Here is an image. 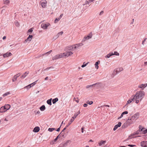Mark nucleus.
I'll return each instance as SVG.
<instances>
[{"instance_id":"f257e3e1","label":"nucleus","mask_w":147,"mask_h":147,"mask_svg":"<svg viewBox=\"0 0 147 147\" xmlns=\"http://www.w3.org/2000/svg\"><path fill=\"white\" fill-rule=\"evenodd\" d=\"M145 93L144 91H137L136 94L133 96L134 97H135V102L137 104L140 101H141Z\"/></svg>"},{"instance_id":"f03ea898","label":"nucleus","mask_w":147,"mask_h":147,"mask_svg":"<svg viewBox=\"0 0 147 147\" xmlns=\"http://www.w3.org/2000/svg\"><path fill=\"white\" fill-rule=\"evenodd\" d=\"M83 42L76 44L72 46H69L67 47V49L69 51H74L78 50L80 49V47L83 45Z\"/></svg>"},{"instance_id":"7ed1b4c3","label":"nucleus","mask_w":147,"mask_h":147,"mask_svg":"<svg viewBox=\"0 0 147 147\" xmlns=\"http://www.w3.org/2000/svg\"><path fill=\"white\" fill-rule=\"evenodd\" d=\"M92 36V34L91 32L87 36H84L82 40V42H84L85 40L91 38Z\"/></svg>"},{"instance_id":"20e7f679","label":"nucleus","mask_w":147,"mask_h":147,"mask_svg":"<svg viewBox=\"0 0 147 147\" xmlns=\"http://www.w3.org/2000/svg\"><path fill=\"white\" fill-rule=\"evenodd\" d=\"M67 51H66L64 53L65 57H67L69 56H70L73 53L71 52L72 51H69L67 49Z\"/></svg>"},{"instance_id":"39448f33","label":"nucleus","mask_w":147,"mask_h":147,"mask_svg":"<svg viewBox=\"0 0 147 147\" xmlns=\"http://www.w3.org/2000/svg\"><path fill=\"white\" fill-rule=\"evenodd\" d=\"M139 117V113H136L134 115L131 116V118L129 119H137Z\"/></svg>"},{"instance_id":"423d86ee","label":"nucleus","mask_w":147,"mask_h":147,"mask_svg":"<svg viewBox=\"0 0 147 147\" xmlns=\"http://www.w3.org/2000/svg\"><path fill=\"white\" fill-rule=\"evenodd\" d=\"M43 0H42L41 1H40V4L41 5V6L42 8H45L46 7L47 4V1L45 0H43Z\"/></svg>"},{"instance_id":"0eeeda50","label":"nucleus","mask_w":147,"mask_h":147,"mask_svg":"<svg viewBox=\"0 0 147 147\" xmlns=\"http://www.w3.org/2000/svg\"><path fill=\"white\" fill-rule=\"evenodd\" d=\"M50 25V24L49 23H47L46 24L43 23L42 24L41 27L42 28L44 29H47L48 26H49Z\"/></svg>"},{"instance_id":"6e6552de","label":"nucleus","mask_w":147,"mask_h":147,"mask_svg":"<svg viewBox=\"0 0 147 147\" xmlns=\"http://www.w3.org/2000/svg\"><path fill=\"white\" fill-rule=\"evenodd\" d=\"M142 147H147V141H144L140 143Z\"/></svg>"},{"instance_id":"1a4fd4ad","label":"nucleus","mask_w":147,"mask_h":147,"mask_svg":"<svg viewBox=\"0 0 147 147\" xmlns=\"http://www.w3.org/2000/svg\"><path fill=\"white\" fill-rule=\"evenodd\" d=\"M135 97H131V98L129 99L128 100L127 102V103L125 105V106H126L128 104H129L131 103L132 101H135Z\"/></svg>"},{"instance_id":"9d476101","label":"nucleus","mask_w":147,"mask_h":147,"mask_svg":"<svg viewBox=\"0 0 147 147\" xmlns=\"http://www.w3.org/2000/svg\"><path fill=\"white\" fill-rule=\"evenodd\" d=\"M71 142V141L70 140H68L65 141L62 144L65 147L67 146L68 144H69Z\"/></svg>"},{"instance_id":"9b49d317","label":"nucleus","mask_w":147,"mask_h":147,"mask_svg":"<svg viewBox=\"0 0 147 147\" xmlns=\"http://www.w3.org/2000/svg\"><path fill=\"white\" fill-rule=\"evenodd\" d=\"M147 86V84H142L138 86V88H141L143 90Z\"/></svg>"},{"instance_id":"f8f14e48","label":"nucleus","mask_w":147,"mask_h":147,"mask_svg":"<svg viewBox=\"0 0 147 147\" xmlns=\"http://www.w3.org/2000/svg\"><path fill=\"white\" fill-rule=\"evenodd\" d=\"M121 122H119L118 124L116 125L115 126V127L113 128V130L114 131H115L117 129V128L118 127H120L121 125Z\"/></svg>"},{"instance_id":"ddd939ff","label":"nucleus","mask_w":147,"mask_h":147,"mask_svg":"<svg viewBox=\"0 0 147 147\" xmlns=\"http://www.w3.org/2000/svg\"><path fill=\"white\" fill-rule=\"evenodd\" d=\"M11 54L10 52H7L3 55V57L4 58H6L8 57L11 56Z\"/></svg>"},{"instance_id":"4468645a","label":"nucleus","mask_w":147,"mask_h":147,"mask_svg":"<svg viewBox=\"0 0 147 147\" xmlns=\"http://www.w3.org/2000/svg\"><path fill=\"white\" fill-rule=\"evenodd\" d=\"M141 132H142V133H140V134H145L147 133L146 129L144 128H142L140 130Z\"/></svg>"},{"instance_id":"2eb2a0df","label":"nucleus","mask_w":147,"mask_h":147,"mask_svg":"<svg viewBox=\"0 0 147 147\" xmlns=\"http://www.w3.org/2000/svg\"><path fill=\"white\" fill-rule=\"evenodd\" d=\"M95 0H86L85 4H83V5H84L86 4H89L90 3L93 1Z\"/></svg>"},{"instance_id":"dca6fc26","label":"nucleus","mask_w":147,"mask_h":147,"mask_svg":"<svg viewBox=\"0 0 147 147\" xmlns=\"http://www.w3.org/2000/svg\"><path fill=\"white\" fill-rule=\"evenodd\" d=\"M52 52V50H51L49 51V52H48L47 53H45L44 54H42V55H40V57H41L42 56H43L44 55H46V56H47L49 54H50Z\"/></svg>"},{"instance_id":"f3484780","label":"nucleus","mask_w":147,"mask_h":147,"mask_svg":"<svg viewBox=\"0 0 147 147\" xmlns=\"http://www.w3.org/2000/svg\"><path fill=\"white\" fill-rule=\"evenodd\" d=\"M28 74V71H26L25 72V73L23 74L22 76L21 77V78H24L27 76Z\"/></svg>"},{"instance_id":"a211bd4d","label":"nucleus","mask_w":147,"mask_h":147,"mask_svg":"<svg viewBox=\"0 0 147 147\" xmlns=\"http://www.w3.org/2000/svg\"><path fill=\"white\" fill-rule=\"evenodd\" d=\"M40 128L39 127H36L33 129V131L35 132H37L39 131Z\"/></svg>"},{"instance_id":"6ab92c4d","label":"nucleus","mask_w":147,"mask_h":147,"mask_svg":"<svg viewBox=\"0 0 147 147\" xmlns=\"http://www.w3.org/2000/svg\"><path fill=\"white\" fill-rule=\"evenodd\" d=\"M6 111V110L5 109V107H2L0 108V112L3 113Z\"/></svg>"},{"instance_id":"aec40b11","label":"nucleus","mask_w":147,"mask_h":147,"mask_svg":"<svg viewBox=\"0 0 147 147\" xmlns=\"http://www.w3.org/2000/svg\"><path fill=\"white\" fill-rule=\"evenodd\" d=\"M113 55V53L111 52L109 54H107L105 56V57L106 58H109L111 56Z\"/></svg>"},{"instance_id":"412c9836","label":"nucleus","mask_w":147,"mask_h":147,"mask_svg":"<svg viewBox=\"0 0 147 147\" xmlns=\"http://www.w3.org/2000/svg\"><path fill=\"white\" fill-rule=\"evenodd\" d=\"M106 142V141L101 140L98 142V144L99 146H101L102 144H105Z\"/></svg>"},{"instance_id":"4be33fe9","label":"nucleus","mask_w":147,"mask_h":147,"mask_svg":"<svg viewBox=\"0 0 147 147\" xmlns=\"http://www.w3.org/2000/svg\"><path fill=\"white\" fill-rule=\"evenodd\" d=\"M140 132V131H139V130H138L137 131H136L134 134H132L131 136H133L132 137V138L136 137H134V136L135 135H138L139 134H140V133H139Z\"/></svg>"},{"instance_id":"5701e85b","label":"nucleus","mask_w":147,"mask_h":147,"mask_svg":"<svg viewBox=\"0 0 147 147\" xmlns=\"http://www.w3.org/2000/svg\"><path fill=\"white\" fill-rule=\"evenodd\" d=\"M32 38V35H30L27 38V39L26 40V41H30Z\"/></svg>"},{"instance_id":"b1692460","label":"nucleus","mask_w":147,"mask_h":147,"mask_svg":"<svg viewBox=\"0 0 147 147\" xmlns=\"http://www.w3.org/2000/svg\"><path fill=\"white\" fill-rule=\"evenodd\" d=\"M63 33V31H61L59 32L58 34L56 35V38H58L60 35H61Z\"/></svg>"},{"instance_id":"393cba45","label":"nucleus","mask_w":147,"mask_h":147,"mask_svg":"<svg viewBox=\"0 0 147 147\" xmlns=\"http://www.w3.org/2000/svg\"><path fill=\"white\" fill-rule=\"evenodd\" d=\"M59 56V55H56L55 56L52 58V59L53 60H56L57 59L60 58Z\"/></svg>"},{"instance_id":"a878e982","label":"nucleus","mask_w":147,"mask_h":147,"mask_svg":"<svg viewBox=\"0 0 147 147\" xmlns=\"http://www.w3.org/2000/svg\"><path fill=\"white\" fill-rule=\"evenodd\" d=\"M20 75L17 76H16V75L14 76L12 79V81L13 82H14L16 81L17 80V78Z\"/></svg>"},{"instance_id":"bb28decb","label":"nucleus","mask_w":147,"mask_h":147,"mask_svg":"<svg viewBox=\"0 0 147 147\" xmlns=\"http://www.w3.org/2000/svg\"><path fill=\"white\" fill-rule=\"evenodd\" d=\"M98 84V83H96V84H94L92 85H87V86H86V88H89L93 86H95L96 85H97V84Z\"/></svg>"},{"instance_id":"cd10ccee","label":"nucleus","mask_w":147,"mask_h":147,"mask_svg":"<svg viewBox=\"0 0 147 147\" xmlns=\"http://www.w3.org/2000/svg\"><path fill=\"white\" fill-rule=\"evenodd\" d=\"M118 72L117 71V70L116 69H115L114 71L112 73V75H113V77H114L118 73Z\"/></svg>"},{"instance_id":"c85d7f7f","label":"nucleus","mask_w":147,"mask_h":147,"mask_svg":"<svg viewBox=\"0 0 147 147\" xmlns=\"http://www.w3.org/2000/svg\"><path fill=\"white\" fill-rule=\"evenodd\" d=\"M80 113V111H79L77 113H75L74 115L72 117V118L74 119H75L77 116Z\"/></svg>"},{"instance_id":"c756f323","label":"nucleus","mask_w":147,"mask_h":147,"mask_svg":"<svg viewBox=\"0 0 147 147\" xmlns=\"http://www.w3.org/2000/svg\"><path fill=\"white\" fill-rule=\"evenodd\" d=\"M4 107H5V109L6 110V111L7 110L9 109L10 107V105L7 104V105H5L4 106Z\"/></svg>"},{"instance_id":"7c9ffc66","label":"nucleus","mask_w":147,"mask_h":147,"mask_svg":"<svg viewBox=\"0 0 147 147\" xmlns=\"http://www.w3.org/2000/svg\"><path fill=\"white\" fill-rule=\"evenodd\" d=\"M100 63V61H98L95 63V68L96 69H98V65L99 64V63Z\"/></svg>"},{"instance_id":"2f4dec72","label":"nucleus","mask_w":147,"mask_h":147,"mask_svg":"<svg viewBox=\"0 0 147 147\" xmlns=\"http://www.w3.org/2000/svg\"><path fill=\"white\" fill-rule=\"evenodd\" d=\"M52 100V98H51L50 99H49L47 101V103L49 105H52L51 103V100Z\"/></svg>"},{"instance_id":"473e14b6","label":"nucleus","mask_w":147,"mask_h":147,"mask_svg":"<svg viewBox=\"0 0 147 147\" xmlns=\"http://www.w3.org/2000/svg\"><path fill=\"white\" fill-rule=\"evenodd\" d=\"M40 109L41 111H44L45 109V106L44 105H42L40 108Z\"/></svg>"},{"instance_id":"72a5a7b5","label":"nucleus","mask_w":147,"mask_h":147,"mask_svg":"<svg viewBox=\"0 0 147 147\" xmlns=\"http://www.w3.org/2000/svg\"><path fill=\"white\" fill-rule=\"evenodd\" d=\"M65 55V54H64V53H60V54H59V58H62V57H65V56H64Z\"/></svg>"},{"instance_id":"f704fd0d","label":"nucleus","mask_w":147,"mask_h":147,"mask_svg":"<svg viewBox=\"0 0 147 147\" xmlns=\"http://www.w3.org/2000/svg\"><path fill=\"white\" fill-rule=\"evenodd\" d=\"M58 100V99L57 98H56L52 100V102L53 104H55L57 102Z\"/></svg>"},{"instance_id":"c9c22d12","label":"nucleus","mask_w":147,"mask_h":147,"mask_svg":"<svg viewBox=\"0 0 147 147\" xmlns=\"http://www.w3.org/2000/svg\"><path fill=\"white\" fill-rule=\"evenodd\" d=\"M116 69L117 70V71H118V73H119L121 71H122V70H123V69L122 67H120L118 68H117V69Z\"/></svg>"},{"instance_id":"e433bc0d","label":"nucleus","mask_w":147,"mask_h":147,"mask_svg":"<svg viewBox=\"0 0 147 147\" xmlns=\"http://www.w3.org/2000/svg\"><path fill=\"white\" fill-rule=\"evenodd\" d=\"M73 122V120H71L69 121L68 122V123L66 125V127H68L70 124Z\"/></svg>"},{"instance_id":"4c0bfd02","label":"nucleus","mask_w":147,"mask_h":147,"mask_svg":"<svg viewBox=\"0 0 147 147\" xmlns=\"http://www.w3.org/2000/svg\"><path fill=\"white\" fill-rule=\"evenodd\" d=\"M54 130H55V128H49L48 130L50 132H52Z\"/></svg>"},{"instance_id":"58836bf2","label":"nucleus","mask_w":147,"mask_h":147,"mask_svg":"<svg viewBox=\"0 0 147 147\" xmlns=\"http://www.w3.org/2000/svg\"><path fill=\"white\" fill-rule=\"evenodd\" d=\"M67 127H66V126L63 129V130L62 131L61 133H60L61 134V135L63 137L64 136V135L63 134L62 132H63L64 131V130L66 129V128Z\"/></svg>"},{"instance_id":"ea45409f","label":"nucleus","mask_w":147,"mask_h":147,"mask_svg":"<svg viewBox=\"0 0 147 147\" xmlns=\"http://www.w3.org/2000/svg\"><path fill=\"white\" fill-rule=\"evenodd\" d=\"M10 94V93L9 92H7L3 94V96L5 97L9 94Z\"/></svg>"},{"instance_id":"a19ab883","label":"nucleus","mask_w":147,"mask_h":147,"mask_svg":"<svg viewBox=\"0 0 147 147\" xmlns=\"http://www.w3.org/2000/svg\"><path fill=\"white\" fill-rule=\"evenodd\" d=\"M31 87H32V86H30V85H28L26 86H25L24 87V88H27L28 89L30 88Z\"/></svg>"},{"instance_id":"79ce46f5","label":"nucleus","mask_w":147,"mask_h":147,"mask_svg":"<svg viewBox=\"0 0 147 147\" xmlns=\"http://www.w3.org/2000/svg\"><path fill=\"white\" fill-rule=\"evenodd\" d=\"M114 55L118 56L119 55V54L117 51H114V53H113V55Z\"/></svg>"},{"instance_id":"37998d69","label":"nucleus","mask_w":147,"mask_h":147,"mask_svg":"<svg viewBox=\"0 0 147 147\" xmlns=\"http://www.w3.org/2000/svg\"><path fill=\"white\" fill-rule=\"evenodd\" d=\"M60 19L59 18H56L55 20L54 23H56Z\"/></svg>"},{"instance_id":"c03bdc74","label":"nucleus","mask_w":147,"mask_h":147,"mask_svg":"<svg viewBox=\"0 0 147 147\" xmlns=\"http://www.w3.org/2000/svg\"><path fill=\"white\" fill-rule=\"evenodd\" d=\"M55 142H54V141L53 140L50 142V144L51 145H53L55 144Z\"/></svg>"},{"instance_id":"a18cd8bd","label":"nucleus","mask_w":147,"mask_h":147,"mask_svg":"<svg viewBox=\"0 0 147 147\" xmlns=\"http://www.w3.org/2000/svg\"><path fill=\"white\" fill-rule=\"evenodd\" d=\"M88 62L86 63L85 64H83V65H82L81 67H85L87 65V64H88Z\"/></svg>"},{"instance_id":"49530a36","label":"nucleus","mask_w":147,"mask_h":147,"mask_svg":"<svg viewBox=\"0 0 147 147\" xmlns=\"http://www.w3.org/2000/svg\"><path fill=\"white\" fill-rule=\"evenodd\" d=\"M74 100L77 102V103L79 102V100L78 98H74Z\"/></svg>"},{"instance_id":"de8ad7c7","label":"nucleus","mask_w":147,"mask_h":147,"mask_svg":"<svg viewBox=\"0 0 147 147\" xmlns=\"http://www.w3.org/2000/svg\"><path fill=\"white\" fill-rule=\"evenodd\" d=\"M51 68H53L52 67H48L44 70V71L48 70Z\"/></svg>"},{"instance_id":"09e8293b","label":"nucleus","mask_w":147,"mask_h":147,"mask_svg":"<svg viewBox=\"0 0 147 147\" xmlns=\"http://www.w3.org/2000/svg\"><path fill=\"white\" fill-rule=\"evenodd\" d=\"M9 3V1L8 0H7L5 1L4 2V4H8Z\"/></svg>"},{"instance_id":"8fccbe9b","label":"nucleus","mask_w":147,"mask_h":147,"mask_svg":"<svg viewBox=\"0 0 147 147\" xmlns=\"http://www.w3.org/2000/svg\"><path fill=\"white\" fill-rule=\"evenodd\" d=\"M87 102H88V104L90 105H91L93 103V102L92 101H88Z\"/></svg>"},{"instance_id":"3c124183","label":"nucleus","mask_w":147,"mask_h":147,"mask_svg":"<svg viewBox=\"0 0 147 147\" xmlns=\"http://www.w3.org/2000/svg\"><path fill=\"white\" fill-rule=\"evenodd\" d=\"M38 81V80H37L35 81L34 82H33V83H32V86H33L34 85L36 84Z\"/></svg>"},{"instance_id":"603ef678","label":"nucleus","mask_w":147,"mask_h":147,"mask_svg":"<svg viewBox=\"0 0 147 147\" xmlns=\"http://www.w3.org/2000/svg\"><path fill=\"white\" fill-rule=\"evenodd\" d=\"M86 103H85L84 104L83 106L84 107H86L88 106V102H87Z\"/></svg>"},{"instance_id":"864d4df0","label":"nucleus","mask_w":147,"mask_h":147,"mask_svg":"<svg viewBox=\"0 0 147 147\" xmlns=\"http://www.w3.org/2000/svg\"><path fill=\"white\" fill-rule=\"evenodd\" d=\"M58 147H65L62 143Z\"/></svg>"},{"instance_id":"5fc2aeb1","label":"nucleus","mask_w":147,"mask_h":147,"mask_svg":"<svg viewBox=\"0 0 147 147\" xmlns=\"http://www.w3.org/2000/svg\"><path fill=\"white\" fill-rule=\"evenodd\" d=\"M59 135L57 136V137L54 139L53 140L54 141V142H56L59 137Z\"/></svg>"},{"instance_id":"6e6d98bb","label":"nucleus","mask_w":147,"mask_h":147,"mask_svg":"<svg viewBox=\"0 0 147 147\" xmlns=\"http://www.w3.org/2000/svg\"><path fill=\"white\" fill-rule=\"evenodd\" d=\"M147 39V38H144V39L143 40L142 42V44L143 45H144V42H145V41Z\"/></svg>"},{"instance_id":"4d7b16f0","label":"nucleus","mask_w":147,"mask_h":147,"mask_svg":"<svg viewBox=\"0 0 147 147\" xmlns=\"http://www.w3.org/2000/svg\"><path fill=\"white\" fill-rule=\"evenodd\" d=\"M32 31L33 30H32V28H30L28 30V32L31 33L32 32Z\"/></svg>"},{"instance_id":"13d9d810","label":"nucleus","mask_w":147,"mask_h":147,"mask_svg":"<svg viewBox=\"0 0 147 147\" xmlns=\"http://www.w3.org/2000/svg\"><path fill=\"white\" fill-rule=\"evenodd\" d=\"M139 129L138 130L139 131H141V129L142 128H144V127H142V126L141 125H140L139 127Z\"/></svg>"},{"instance_id":"bf43d9fd","label":"nucleus","mask_w":147,"mask_h":147,"mask_svg":"<svg viewBox=\"0 0 147 147\" xmlns=\"http://www.w3.org/2000/svg\"><path fill=\"white\" fill-rule=\"evenodd\" d=\"M122 113L123 115L124 114H126L128 113V112L127 111H125L123 112Z\"/></svg>"},{"instance_id":"052dcab7","label":"nucleus","mask_w":147,"mask_h":147,"mask_svg":"<svg viewBox=\"0 0 147 147\" xmlns=\"http://www.w3.org/2000/svg\"><path fill=\"white\" fill-rule=\"evenodd\" d=\"M128 146H130V147H134V146H136L135 145H130L129 144L128 145Z\"/></svg>"},{"instance_id":"680f3d73","label":"nucleus","mask_w":147,"mask_h":147,"mask_svg":"<svg viewBox=\"0 0 147 147\" xmlns=\"http://www.w3.org/2000/svg\"><path fill=\"white\" fill-rule=\"evenodd\" d=\"M103 13H104V11H102L100 13L99 15L100 16L101 15L103 14Z\"/></svg>"},{"instance_id":"e2e57ef3","label":"nucleus","mask_w":147,"mask_h":147,"mask_svg":"<svg viewBox=\"0 0 147 147\" xmlns=\"http://www.w3.org/2000/svg\"><path fill=\"white\" fill-rule=\"evenodd\" d=\"M123 115L122 114V113L121 114L120 116L118 117V119H119L122 118L123 117Z\"/></svg>"},{"instance_id":"0e129e2a","label":"nucleus","mask_w":147,"mask_h":147,"mask_svg":"<svg viewBox=\"0 0 147 147\" xmlns=\"http://www.w3.org/2000/svg\"><path fill=\"white\" fill-rule=\"evenodd\" d=\"M98 83V84L96 85L95 86H94V87H95L96 88H97L98 87V85L99 84V83Z\"/></svg>"},{"instance_id":"69168bd1","label":"nucleus","mask_w":147,"mask_h":147,"mask_svg":"<svg viewBox=\"0 0 147 147\" xmlns=\"http://www.w3.org/2000/svg\"><path fill=\"white\" fill-rule=\"evenodd\" d=\"M63 16V14H61L59 17V18L60 19L61 18H62V16Z\"/></svg>"},{"instance_id":"338daca9","label":"nucleus","mask_w":147,"mask_h":147,"mask_svg":"<svg viewBox=\"0 0 147 147\" xmlns=\"http://www.w3.org/2000/svg\"><path fill=\"white\" fill-rule=\"evenodd\" d=\"M104 106H105V107H109V105H103V106H101V107H104Z\"/></svg>"},{"instance_id":"774afa93","label":"nucleus","mask_w":147,"mask_h":147,"mask_svg":"<svg viewBox=\"0 0 147 147\" xmlns=\"http://www.w3.org/2000/svg\"><path fill=\"white\" fill-rule=\"evenodd\" d=\"M40 113V112L39 111H38L36 113V114H39Z\"/></svg>"}]
</instances>
